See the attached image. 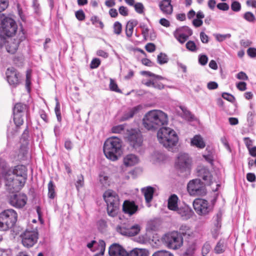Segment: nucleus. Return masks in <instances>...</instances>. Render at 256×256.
<instances>
[{"label":"nucleus","mask_w":256,"mask_h":256,"mask_svg":"<svg viewBox=\"0 0 256 256\" xmlns=\"http://www.w3.org/2000/svg\"><path fill=\"white\" fill-rule=\"evenodd\" d=\"M164 242L171 249L176 250L180 248L183 244L182 234L177 232H172L166 234L162 238Z\"/></svg>","instance_id":"7"},{"label":"nucleus","mask_w":256,"mask_h":256,"mask_svg":"<svg viewBox=\"0 0 256 256\" xmlns=\"http://www.w3.org/2000/svg\"><path fill=\"white\" fill-rule=\"evenodd\" d=\"M192 34V30L186 26L180 27L174 32V38L182 44H184Z\"/></svg>","instance_id":"14"},{"label":"nucleus","mask_w":256,"mask_h":256,"mask_svg":"<svg viewBox=\"0 0 256 256\" xmlns=\"http://www.w3.org/2000/svg\"><path fill=\"white\" fill-rule=\"evenodd\" d=\"M117 232L122 235L130 236V233L128 232V228L124 226H118L116 228Z\"/></svg>","instance_id":"51"},{"label":"nucleus","mask_w":256,"mask_h":256,"mask_svg":"<svg viewBox=\"0 0 256 256\" xmlns=\"http://www.w3.org/2000/svg\"><path fill=\"white\" fill-rule=\"evenodd\" d=\"M56 106L54 108L55 113L58 119V120L59 122H60L62 120V116H61V113H60V104L58 101V100L57 98H56Z\"/></svg>","instance_id":"44"},{"label":"nucleus","mask_w":256,"mask_h":256,"mask_svg":"<svg viewBox=\"0 0 256 256\" xmlns=\"http://www.w3.org/2000/svg\"><path fill=\"white\" fill-rule=\"evenodd\" d=\"M130 145L134 148L140 147L142 144V134L138 130L130 129L127 130L125 136Z\"/></svg>","instance_id":"11"},{"label":"nucleus","mask_w":256,"mask_h":256,"mask_svg":"<svg viewBox=\"0 0 256 256\" xmlns=\"http://www.w3.org/2000/svg\"><path fill=\"white\" fill-rule=\"evenodd\" d=\"M110 89L114 92H120L121 91L118 88V85L115 82V81L110 78Z\"/></svg>","instance_id":"54"},{"label":"nucleus","mask_w":256,"mask_h":256,"mask_svg":"<svg viewBox=\"0 0 256 256\" xmlns=\"http://www.w3.org/2000/svg\"><path fill=\"white\" fill-rule=\"evenodd\" d=\"M100 59H98V58H94L90 62V67L92 69L96 68L98 67V66L100 65Z\"/></svg>","instance_id":"58"},{"label":"nucleus","mask_w":256,"mask_h":256,"mask_svg":"<svg viewBox=\"0 0 256 256\" xmlns=\"http://www.w3.org/2000/svg\"><path fill=\"white\" fill-rule=\"evenodd\" d=\"M27 196L23 194H14L10 199V204L13 206L18 208L24 207L27 202Z\"/></svg>","instance_id":"16"},{"label":"nucleus","mask_w":256,"mask_h":256,"mask_svg":"<svg viewBox=\"0 0 256 256\" xmlns=\"http://www.w3.org/2000/svg\"><path fill=\"white\" fill-rule=\"evenodd\" d=\"M180 108L182 111V116L184 118L188 120L194 118L193 115L185 107L180 106Z\"/></svg>","instance_id":"34"},{"label":"nucleus","mask_w":256,"mask_h":256,"mask_svg":"<svg viewBox=\"0 0 256 256\" xmlns=\"http://www.w3.org/2000/svg\"><path fill=\"white\" fill-rule=\"evenodd\" d=\"M27 169L23 165H18L15 167L12 171V175L5 174L6 185L12 187L14 190H18L24 186L27 178Z\"/></svg>","instance_id":"2"},{"label":"nucleus","mask_w":256,"mask_h":256,"mask_svg":"<svg viewBox=\"0 0 256 256\" xmlns=\"http://www.w3.org/2000/svg\"><path fill=\"white\" fill-rule=\"evenodd\" d=\"M109 178L104 174H100L99 175V180L100 184L104 186L109 185Z\"/></svg>","instance_id":"39"},{"label":"nucleus","mask_w":256,"mask_h":256,"mask_svg":"<svg viewBox=\"0 0 256 256\" xmlns=\"http://www.w3.org/2000/svg\"><path fill=\"white\" fill-rule=\"evenodd\" d=\"M186 48L191 52H196L198 50V48L194 41L189 40L186 44Z\"/></svg>","instance_id":"46"},{"label":"nucleus","mask_w":256,"mask_h":256,"mask_svg":"<svg viewBox=\"0 0 256 256\" xmlns=\"http://www.w3.org/2000/svg\"><path fill=\"white\" fill-rule=\"evenodd\" d=\"M199 172L200 176L205 182L206 184L210 185L212 183V175L208 168H202L200 170Z\"/></svg>","instance_id":"25"},{"label":"nucleus","mask_w":256,"mask_h":256,"mask_svg":"<svg viewBox=\"0 0 256 256\" xmlns=\"http://www.w3.org/2000/svg\"><path fill=\"white\" fill-rule=\"evenodd\" d=\"M97 226L98 230L101 232H104L106 230L107 227V224L106 221L104 220H100L97 222Z\"/></svg>","instance_id":"52"},{"label":"nucleus","mask_w":256,"mask_h":256,"mask_svg":"<svg viewBox=\"0 0 256 256\" xmlns=\"http://www.w3.org/2000/svg\"><path fill=\"white\" fill-rule=\"evenodd\" d=\"M138 22L136 20L128 21L126 25L125 32L128 38H130L133 34L134 28L137 25Z\"/></svg>","instance_id":"29"},{"label":"nucleus","mask_w":256,"mask_h":256,"mask_svg":"<svg viewBox=\"0 0 256 256\" xmlns=\"http://www.w3.org/2000/svg\"><path fill=\"white\" fill-rule=\"evenodd\" d=\"M208 61V58L205 54L200 55L198 58V62L199 63L202 65H206Z\"/></svg>","instance_id":"59"},{"label":"nucleus","mask_w":256,"mask_h":256,"mask_svg":"<svg viewBox=\"0 0 256 256\" xmlns=\"http://www.w3.org/2000/svg\"><path fill=\"white\" fill-rule=\"evenodd\" d=\"M214 218L216 223L214 224L216 228L212 231V234L213 237L216 238L218 234V230L221 227L222 214L220 213L217 214Z\"/></svg>","instance_id":"28"},{"label":"nucleus","mask_w":256,"mask_h":256,"mask_svg":"<svg viewBox=\"0 0 256 256\" xmlns=\"http://www.w3.org/2000/svg\"><path fill=\"white\" fill-rule=\"evenodd\" d=\"M142 192L144 194L146 201V202L149 203L151 202L154 192V189L152 186H147L142 189Z\"/></svg>","instance_id":"30"},{"label":"nucleus","mask_w":256,"mask_h":256,"mask_svg":"<svg viewBox=\"0 0 256 256\" xmlns=\"http://www.w3.org/2000/svg\"><path fill=\"white\" fill-rule=\"evenodd\" d=\"M84 184V178L82 174L78 176V180L76 183V186L78 190L83 186Z\"/></svg>","instance_id":"50"},{"label":"nucleus","mask_w":256,"mask_h":256,"mask_svg":"<svg viewBox=\"0 0 256 256\" xmlns=\"http://www.w3.org/2000/svg\"><path fill=\"white\" fill-rule=\"evenodd\" d=\"M157 60L159 64H162L168 62V58L165 54L161 52L158 56Z\"/></svg>","instance_id":"43"},{"label":"nucleus","mask_w":256,"mask_h":256,"mask_svg":"<svg viewBox=\"0 0 256 256\" xmlns=\"http://www.w3.org/2000/svg\"><path fill=\"white\" fill-rule=\"evenodd\" d=\"M196 248L197 245L195 242L190 244L182 256H194Z\"/></svg>","instance_id":"33"},{"label":"nucleus","mask_w":256,"mask_h":256,"mask_svg":"<svg viewBox=\"0 0 256 256\" xmlns=\"http://www.w3.org/2000/svg\"><path fill=\"white\" fill-rule=\"evenodd\" d=\"M212 247L210 243L206 242L204 244L202 248V256H207L210 252Z\"/></svg>","instance_id":"42"},{"label":"nucleus","mask_w":256,"mask_h":256,"mask_svg":"<svg viewBox=\"0 0 256 256\" xmlns=\"http://www.w3.org/2000/svg\"><path fill=\"white\" fill-rule=\"evenodd\" d=\"M55 186L52 181H50L48 184V196L50 198H54L56 196Z\"/></svg>","instance_id":"37"},{"label":"nucleus","mask_w":256,"mask_h":256,"mask_svg":"<svg viewBox=\"0 0 256 256\" xmlns=\"http://www.w3.org/2000/svg\"><path fill=\"white\" fill-rule=\"evenodd\" d=\"M140 160L137 156L134 154H128L123 159V162L126 166H132L138 164Z\"/></svg>","instance_id":"24"},{"label":"nucleus","mask_w":256,"mask_h":256,"mask_svg":"<svg viewBox=\"0 0 256 256\" xmlns=\"http://www.w3.org/2000/svg\"><path fill=\"white\" fill-rule=\"evenodd\" d=\"M180 231L184 236L188 235L190 236L192 234V232L190 231L189 227L186 226H182L180 228Z\"/></svg>","instance_id":"55"},{"label":"nucleus","mask_w":256,"mask_h":256,"mask_svg":"<svg viewBox=\"0 0 256 256\" xmlns=\"http://www.w3.org/2000/svg\"><path fill=\"white\" fill-rule=\"evenodd\" d=\"M87 247L92 251L95 252L97 250H100L98 254L102 256L105 250L106 244L104 240H100L98 242L96 240H92L86 244Z\"/></svg>","instance_id":"18"},{"label":"nucleus","mask_w":256,"mask_h":256,"mask_svg":"<svg viewBox=\"0 0 256 256\" xmlns=\"http://www.w3.org/2000/svg\"><path fill=\"white\" fill-rule=\"evenodd\" d=\"M6 74L10 84L15 86L20 82V74L14 68H8Z\"/></svg>","instance_id":"15"},{"label":"nucleus","mask_w":256,"mask_h":256,"mask_svg":"<svg viewBox=\"0 0 256 256\" xmlns=\"http://www.w3.org/2000/svg\"><path fill=\"white\" fill-rule=\"evenodd\" d=\"M152 256H174V255L169 251L159 250L154 252Z\"/></svg>","instance_id":"41"},{"label":"nucleus","mask_w":256,"mask_h":256,"mask_svg":"<svg viewBox=\"0 0 256 256\" xmlns=\"http://www.w3.org/2000/svg\"><path fill=\"white\" fill-rule=\"evenodd\" d=\"M104 198L107 204L108 214L112 217L116 216L119 210V198L116 193L110 190H106L103 194Z\"/></svg>","instance_id":"5"},{"label":"nucleus","mask_w":256,"mask_h":256,"mask_svg":"<svg viewBox=\"0 0 256 256\" xmlns=\"http://www.w3.org/2000/svg\"><path fill=\"white\" fill-rule=\"evenodd\" d=\"M243 17L246 20L250 22H254L256 20L254 15L250 12H246Z\"/></svg>","instance_id":"45"},{"label":"nucleus","mask_w":256,"mask_h":256,"mask_svg":"<svg viewBox=\"0 0 256 256\" xmlns=\"http://www.w3.org/2000/svg\"><path fill=\"white\" fill-rule=\"evenodd\" d=\"M6 162L0 159V174H4L6 170Z\"/></svg>","instance_id":"62"},{"label":"nucleus","mask_w":256,"mask_h":256,"mask_svg":"<svg viewBox=\"0 0 256 256\" xmlns=\"http://www.w3.org/2000/svg\"><path fill=\"white\" fill-rule=\"evenodd\" d=\"M125 126L124 124H120L114 126L111 130V131L114 134H120L124 129Z\"/></svg>","instance_id":"48"},{"label":"nucleus","mask_w":256,"mask_h":256,"mask_svg":"<svg viewBox=\"0 0 256 256\" xmlns=\"http://www.w3.org/2000/svg\"><path fill=\"white\" fill-rule=\"evenodd\" d=\"M18 218L16 212L12 209H8L0 214V230L6 231L12 228Z\"/></svg>","instance_id":"6"},{"label":"nucleus","mask_w":256,"mask_h":256,"mask_svg":"<svg viewBox=\"0 0 256 256\" xmlns=\"http://www.w3.org/2000/svg\"><path fill=\"white\" fill-rule=\"evenodd\" d=\"M190 164L191 160L188 154L186 153L178 154L176 162V168L181 172L186 171L189 170Z\"/></svg>","instance_id":"13"},{"label":"nucleus","mask_w":256,"mask_h":256,"mask_svg":"<svg viewBox=\"0 0 256 256\" xmlns=\"http://www.w3.org/2000/svg\"><path fill=\"white\" fill-rule=\"evenodd\" d=\"M183 220H187L194 214L192 209L188 205L180 206L175 211Z\"/></svg>","instance_id":"17"},{"label":"nucleus","mask_w":256,"mask_h":256,"mask_svg":"<svg viewBox=\"0 0 256 256\" xmlns=\"http://www.w3.org/2000/svg\"><path fill=\"white\" fill-rule=\"evenodd\" d=\"M158 6L164 15L168 16L172 14L173 6L172 4V0H162L158 3Z\"/></svg>","instance_id":"20"},{"label":"nucleus","mask_w":256,"mask_h":256,"mask_svg":"<svg viewBox=\"0 0 256 256\" xmlns=\"http://www.w3.org/2000/svg\"><path fill=\"white\" fill-rule=\"evenodd\" d=\"M168 114L160 110H153L147 112L142 119L144 126L148 130L155 131L168 123Z\"/></svg>","instance_id":"1"},{"label":"nucleus","mask_w":256,"mask_h":256,"mask_svg":"<svg viewBox=\"0 0 256 256\" xmlns=\"http://www.w3.org/2000/svg\"><path fill=\"white\" fill-rule=\"evenodd\" d=\"M231 8L234 12H238L241 8L240 4L238 2H234L232 4Z\"/></svg>","instance_id":"60"},{"label":"nucleus","mask_w":256,"mask_h":256,"mask_svg":"<svg viewBox=\"0 0 256 256\" xmlns=\"http://www.w3.org/2000/svg\"><path fill=\"white\" fill-rule=\"evenodd\" d=\"M255 112L254 110L249 112L247 114V120L250 125L252 126L254 123Z\"/></svg>","instance_id":"53"},{"label":"nucleus","mask_w":256,"mask_h":256,"mask_svg":"<svg viewBox=\"0 0 256 256\" xmlns=\"http://www.w3.org/2000/svg\"><path fill=\"white\" fill-rule=\"evenodd\" d=\"M178 198L176 194H173L171 195L168 199V208L171 210L175 212L178 208Z\"/></svg>","instance_id":"26"},{"label":"nucleus","mask_w":256,"mask_h":256,"mask_svg":"<svg viewBox=\"0 0 256 256\" xmlns=\"http://www.w3.org/2000/svg\"><path fill=\"white\" fill-rule=\"evenodd\" d=\"M26 106L22 103H18L16 104L13 110L14 114H22L26 109Z\"/></svg>","instance_id":"36"},{"label":"nucleus","mask_w":256,"mask_h":256,"mask_svg":"<svg viewBox=\"0 0 256 256\" xmlns=\"http://www.w3.org/2000/svg\"><path fill=\"white\" fill-rule=\"evenodd\" d=\"M128 256H148V251L144 248H135L128 252Z\"/></svg>","instance_id":"31"},{"label":"nucleus","mask_w":256,"mask_h":256,"mask_svg":"<svg viewBox=\"0 0 256 256\" xmlns=\"http://www.w3.org/2000/svg\"><path fill=\"white\" fill-rule=\"evenodd\" d=\"M113 28L114 32L117 35H119L122 32V25L120 22H116L114 24Z\"/></svg>","instance_id":"47"},{"label":"nucleus","mask_w":256,"mask_h":256,"mask_svg":"<svg viewBox=\"0 0 256 256\" xmlns=\"http://www.w3.org/2000/svg\"><path fill=\"white\" fill-rule=\"evenodd\" d=\"M20 40H16L10 37H8L6 38L5 44L6 51L11 54H14L18 48Z\"/></svg>","instance_id":"21"},{"label":"nucleus","mask_w":256,"mask_h":256,"mask_svg":"<svg viewBox=\"0 0 256 256\" xmlns=\"http://www.w3.org/2000/svg\"><path fill=\"white\" fill-rule=\"evenodd\" d=\"M157 137L159 142L169 150L176 145L178 140L176 132L167 127L160 128L158 132Z\"/></svg>","instance_id":"4"},{"label":"nucleus","mask_w":256,"mask_h":256,"mask_svg":"<svg viewBox=\"0 0 256 256\" xmlns=\"http://www.w3.org/2000/svg\"><path fill=\"white\" fill-rule=\"evenodd\" d=\"M20 237L24 246L30 248L36 244L38 238V234L36 230H26L21 234Z\"/></svg>","instance_id":"10"},{"label":"nucleus","mask_w":256,"mask_h":256,"mask_svg":"<svg viewBox=\"0 0 256 256\" xmlns=\"http://www.w3.org/2000/svg\"><path fill=\"white\" fill-rule=\"evenodd\" d=\"M90 20L92 24L96 26H99L100 28H102L104 27V24L102 22L99 20L98 17L96 16H93L91 18Z\"/></svg>","instance_id":"49"},{"label":"nucleus","mask_w":256,"mask_h":256,"mask_svg":"<svg viewBox=\"0 0 256 256\" xmlns=\"http://www.w3.org/2000/svg\"><path fill=\"white\" fill-rule=\"evenodd\" d=\"M193 207L199 216H204L212 211V205L206 200L198 198L193 202Z\"/></svg>","instance_id":"9"},{"label":"nucleus","mask_w":256,"mask_h":256,"mask_svg":"<svg viewBox=\"0 0 256 256\" xmlns=\"http://www.w3.org/2000/svg\"><path fill=\"white\" fill-rule=\"evenodd\" d=\"M191 145L199 148H204L206 146V144L200 135H196L191 140Z\"/></svg>","instance_id":"27"},{"label":"nucleus","mask_w":256,"mask_h":256,"mask_svg":"<svg viewBox=\"0 0 256 256\" xmlns=\"http://www.w3.org/2000/svg\"><path fill=\"white\" fill-rule=\"evenodd\" d=\"M122 210L124 213L131 216L136 212L138 210V206L134 202L126 200L124 202Z\"/></svg>","instance_id":"22"},{"label":"nucleus","mask_w":256,"mask_h":256,"mask_svg":"<svg viewBox=\"0 0 256 256\" xmlns=\"http://www.w3.org/2000/svg\"><path fill=\"white\" fill-rule=\"evenodd\" d=\"M187 189L192 196H202L206 193L205 184L198 178L190 181L187 185Z\"/></svg>","instance_id":"8"},{"label":"nucleus","mask_w":256,"mask_h":256,"mask_svg":"<svg viewBox=\"0 0 256 256\" xmlns=\"http://www.w3.org/2000/svg\"><path fill=\"white\" fill-rule=\"evenodd\" d=\"M110 256H128V252L120 244H114L109 248Z\"/></svg>","instance_id":"19"},{"label":"nucleus","mask_w":256,"mask_h":256,"mask_svg":"<svg viewBox=\"0 0 256 256\" xmlns=\"http://www.w3.org/2000/svg\"><path fill=\"white\" fill-rule=\"evenodd\" d=\"M17 30V26L15 21L10 18L4 15L0 26V31L8 37H12L15 34Z\"/></svg>","instance_id":"12"},{"label":"nucleus","mask_w":256,"mask_h":256,"mask_svg":"<svg viewBox=\"0 0 256 256\" xmlns=\"http://www.w3.org/2000/svg\"><path fill=\"white\" fill-rule=\"evenodd\" d=\"M143 109V106L142 104H138L133 108H129L124 114L122 120H126L132 118L135 114H137Z\"/></svg>","instance_id":"23"},{"label":"nucleus","mask_w":256,"mask_h":256,"mask_svg":"<svg viewBox=\"0 0 256 256\" xmlns=\"http://www.w3.org/2000/svg\"><path fill=\"white\" fill-rule=\"evenodd\" d=\"M226 248V243L224 240H220L214 248V251L216 254L223 253Z\"/></svg>","instance_id":"32"},{"label":"nucleus","mask_w":256,"mask_h":256,"mask_svg":"<svg viewBox=\"0 0 256 256\" xmlns=\"http://www.w3.org/2000/svg\"><path fill=\"white\" fill-rule=\"evenodd\" d=\"M76 16L79 20H83L85 18L84 13L82 10H80L76 12Z\"/></svg>","instance_id":"63"},{"label":"nucleus","mask_w":256,"mask_h":256,"mask_svg":"<svg viewBox=\"0 0 256 256\" xmlns=\"http://www.w3.org/2000/svg\"><path fill=\"white\" fill-rule=\"evenodd\" d=\"M218 42H222L226 38H229L231 37V35L230 34H216L215 36Z\"/></svg>","instance_id":"57"},{"label":"nucleus","mask_w":256,"mask_h":256,"mask_svg":"<svg viewBox=\"0 0 256 256\" xmlns=\"http://www.w3.org/2000/svg\"><path fill=\"white\" fill-rule=\"evenodd\" d=\"M248 55L251 58H255L256 56V48H250L247 50Z\"/></svg>","instance_id":"64"},{"label":"nucleus","mask_w":256,"mask_h":256,"mask_svg":"<svg viewBox=\"0 0 256 256\" xmlns=\"http://www.w3.org/2000/svg\"><path fill=\"white\" fill-rule=\"evenodd\" d=\"M146 50L149 52H152L156 50V46L153 43H148L145 46Z\"/></svg>","instance_id":"61"},{"label":"nucleus","mask_w":256,"mask_h":256,"mask_svg":"<svg viewBox=\"0 0 256 256\" xmlns=\"http://www.w3.org/2000/svg\"><path fill=\"white\" fill-rule=\"evenodd\" d=\"M206 150L207 151V154H203L202 157L208 163L212 164V162L214 160V154H212V152L210 150H208V148H206Z\"/></svg>","instance_id":"40"},{"label":"nucleus","mask_w":256,"mask_h":256,"mask_svg":"<svg viewBox=\"0 0 256 256\" xmlns=\"http://www.w3.org/2000/svg\"><path fill=\"white\" fill-rule=\"evenodd\" d=\"M134 10L138 14H142L144 11V6L141 2H136L134 6Z\"/></svg>","instance_id":"56"},{"label":"nucleus","mask_w":256,"mask_h":256,"mask_svg":"<svg viewBox=\"0 0 256 256\" xmlns=\"http://www.w3.org/2000/svg\"><path fill=\"white\" fill-rule=\"evenodd\" d=\"M14 121L17 127L22 125L24 123L22 114H14Z\"/></svg>","instance_id":"38"},{"label":"nucleus","mask_w":256,"mask_h":256,"mask_svg":"<svg viewBox=\"0 0 256 256\" xmlns=\"http://www.w3.org/2000/svg\"><path fill=\"white\" fill-rule=\"evenodd\" d=\"M140 230V227L139 224H136L128 228V232L130 236H134L138 234Z\"/></svg>","instance_id":"35"},{"label":"nucleus","mask_w":256,"mask_h":256,"mask_svg":"<svg viewBox=\"0 0 256 256\" xmlns=\"http://www.w3.org/2000/svg\"><path fill=\"white\" fill-rule=\"evenodd\" d=\"M122 142L116 136H112L106 140L103 146L106 157L114 162L117 160L122 153Z\"/></svg>","instance_id":"3"}]
</instances>
